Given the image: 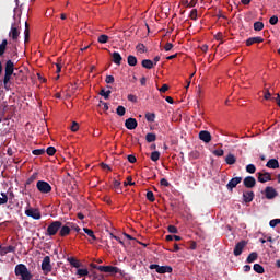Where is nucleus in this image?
I'll use <instances>...</instances> for the list:
<instances>
[{"label":"nucleus","instance_id":"338daca9","mask_svg":"<svg viewBox=\"0 0 280 280\" xmlns=\"http://www.w3.org/2000/svg\"><path fill=\"white\" fill-rule=\"evenodd\" d=\"M271 97H272V94L270 93V91L267 90L265 95H264V98L265 100H271Z\"/></svg>","mask_w":280,"mask_h":280},{"label":"nucleus","instance_id":"a18cd8bd","mask_svg":"<svg viewBox=\"0 0 280 280\" xmlns=\"http://www.w3.org/2000/svg\"><path fill=\"white\" fill-rule=\"evenodd\" d=\"M147 200H149V202H154V200H156V198H154V192H152V190H149L147 192Z\"/></svg>","mask_w":280,"mask_h":280},{"label":"nucleus","instance_id":"c756f323","mask_svg":"<svg viewBox=\"0 0 280 280\" xmlns=\"http://www.w3.org/2000/svg\"><path fill=\"white\" fill-rule=\"evenodd\" d=\"M84 233H86V235H89V237H91L94 242L97 240V236H95V232H93V230L89 229V228H84L83 229Z\"/></svg>","mask_w":280,"mask_h":280},{"label":"nucleus","instance_id":"7ed1b4c3","mask_svg":"<svg viewBox=\"0 0 280 280\" xmlns=\"http://www.w3.org/2000/svg\"><path fill=\"white\" fill-rule=\"evenodd\" d=\"M61 228H62V222L52 221L46 230V235H49V237H51V236L56 235V233H58Z\"/></svg>","mask_w":280,"mask_h":280},{"label":"nucleus","instance_id":"2f4dec72","mask_svg":"<svg viewBox=\"0 0 280 280\" xmlns=\"http://www.w3.org/2000/svg\"><path fill=\"white\" fill-rule=\"evenodd\" d=\"M254 271L257 272L258 275H264L266 270L264 269V266L259 264L254 265Z\"/></svg>","mask_w":280,"mask_h":280},{"label":"nucleus","instance_id":"9b49d317","mask_svg":"<svg viewBox=\"0 0 280 280\" xmlns=\"http://www.w3.org/2000/svg\"><path fill=\"white\" fill-rule=\"evenodd\" d=\"M242 183V177H234L226 184L228 191H233Z\"/></svg>","mask_w":280,"mask_h":280},{"label":"nucleus","instance_id":"9d476101","mask_svg":"<svg viewBox=\"0 0 280 280\" xmlns=\"http://www.w3.org/2000/svg\"><path fill=\"white\" fill-rule=\"evenodd\" d=\"M243 185L246 187V189H253L255 185H257V179L253 176H247L243 179Z\"/></svg>","mask_w":280,"mask_h":280},{"label":"nucleus","instance_id":"39448f33","mask_svg":"<svg viewBox=\"0 0 280 280\" xmlns=\"http://www.w3.org/2000/svg\"><path fill=\"white\" fill-rule=\"evenodd\" d=\"M36 188L40 194H50L51 191V185L45 180H38Z\"/></svg>","mask_w":280,"mask_h":280},{"label":"nucleus","instance_id":"72a5a7b5","mask_svg":"<svg viewBox=\"0 0 280 280\" xmlns=\"http://www.w3.org/2000/svg\"><path fill=\"white\" fill-rule=\"evenodd\" d=\"M108 35H100L97 38V43H100L101 45H106V43H108Z\"/></svg>","mask_w":280,"mask_h":280},{"label":"nucleus","instance_id":"e433bc0d","mask_svg":"<svg viewBox=\"0 0 280 280\" xmlns=\"http://www.w3.org/2000/svg\"><path fill=\"white\" fill-rule=\"evenodd\" d=\"M36 178H38V173H34L33 175H31L27 178L25 186L27 187V185H32V183H34V180H36Z\"/></svg>","mask_w":280,"mask_h":280},{"label":"nucleus","instance_id":"a19ab883","mask_svg":"<svg viewBox=\"0 0 280 280\" xmlns=\"http://www.w3.org/2000/svg\"><path fill=\"white\" fill-rule=\"evenodd\" d=\"M117 115H119V117H124V115H126V107L119 105L116 109Z\"/></svg>","mask_w":280,"mask_h":280},{"label":"nucleus","instance_id":"f3484780","mask_svg":"<svg viewBox=\"0 0 280 280\" xmlns=\"http://www.w3.org/2000/svg\"><path fill=\"white\" fill-rule=\"evenodd\" d=\"M2 197H0V205H8V200H12L14 198V192H9V196L8 194L5 192H1L0 194Z\"/></svg>","mask_w":280,"mask_h":280},{"label":"nucleus","instance_id":"5701e85b","mask_svg":"<svg viewBox=\"0 0 280 280\" xmlns=\"http://www.w3.org/2000/svg\"><path fill=\"white\" fill-rule=\"evenodd\" d=\"M255 43H264V38L258 36V37H249L246 40L247 47H250V45H255Z\"/></svg>","mask_w":280,"mask_h":280},{"label":"nucleus","instance_id":"423d86ee","mask_svg":"<svg viewBox=\"0 0 280 280\" xmlns=\"http://www.w3.org/2000/svg\"><path fill=\"white\" fill-rule=\"evenodd\" d=\"M94 268L100 270V272H106V273H109V275H117V272H119V268L118 267H113V266H97V265H95Z\"/></svg>","mask_w":280,"mask_h":280},{"label":"nucleus","instance_id":"aec40b11","mask_svg":"<svg viewBox=\"0 0 280 280\" xmlns=\"http://www.w3.org/2000/svg\"><path fill=\"white\" fill-rule=\"evenodd\" d=\"M243 200L244 202H253L255 200V192L254 191H245L243 192Z\"/></svg>","mask_w":280,"mask_h":280},{"label":"nucleus","instance_id":"864d4df0","mask_svg":"<svg viewBox=\"0 0 280 280\" xmlns=\"http://www.w3.org/2000/svg\"><path fill=\"white\" fill-rule=\"evenodd\" d=\"M277 224H280V219H273L269 222V226H271V229H275Z\"/></svg>","mask_w":280,"mask_h":280},{"label":"nucleus","instance_id":"4468645a","mask_svg":"<svg viewBox=\"0 0 280 280\" xmlns=\"http://www.w3.org/2000/svg\"><path fill=\"white\" fill-rule=\"evenodd\" d=\"M199 139L200 141H203V143H211V132H209L208 130H202L199 132Z\"/></svg>","mask_w":280,"mask_h":280},{"label":"nucleus","instance_id":"a878e982","mask_svg":"<svg viewBox=\"0 0 280 280\" xmlns=\"http://www.w3.org/2000/svg\"><path fill=\"white\" fill-rule=\"evenodd\" d=\"M137 57L135 55H129L127 57V65H129V67H137Z\"/></svg>","mask_w":280,"mask_h":280},{"label":"nucleus","instance_id":"bf43d9fd","mask_svg":"<svg viewBox=\"0 0 280 280\" xmlns=\"http://www.w3.org/2000/svg\"><path fill=\"white\" fill-rule=\"evenodd\" d=\"M160 93H166V91H170V85L163 84L162 88L159 89Z\"/></svg>","mask_w":280,"mask_h":280},{"label":"nucleus","instance_id":"774afa93","mask_svg":"<svg viewBox=\"0 0 280 280\" xmlns=\"http://www.w3.org/2000/svg\"><path fill=\"white\" fill-rule=\"evenodd\" d=\"M272 100H275V102H277L279 108H280V95L277 94V97H272Z\"/></svg>","mask_w":280,"mask_h":280},{"label":"nucleus","instance_id":"f03ea898","mask_svg":"<svg viewBox=\"0 0 280 280\" xmlns=\"http://www.w3.org/2000/svg\"><path fill=\"white\" fill-rule=\"evenodd\" d=\"M14 272L16 277H21V280H32V272L23 264L16 265Z\"/></svg>","mask_w":280,"mask_h":280},{"label":"nucleus","instance_id":"f8f14e48","mask_svg":"<svg viewBox=\"0 0 280 280\" xmlns=\"http://www.w3.org/2000/svg\"><path fill=\"white\" fill-rule=\"evenodd\" d=\"M9 36L12 38V40H19V36H21V31H19V26H16V24L11 25Z\"/></svg>","mask_w":280,"mask_h":280},{"label":"nucleus","instance_id":"de8ad7c7","mask_svg":"<svg viewBox=\"0 0 280 280\" xmlns=\"http://www.w3.org/2000/svg\"><path fill=\"white\" fill-rule=\"evenodd\" d=\"M46 153L48 154V156H54V154H56V148L54 147H48L46 149Z\"/></svg>","mask_w":280,"mask_h":280},{"label":"nucleus","instance_id":"8fccbe9b","mask_svg":"<svg viewBox=\"0 0 280 280\" xmlns=\"http://www.w3.org/2000/svg\"><path fill=\"white\" fill-rule=\"evenodd\" d=\"M269 23H270V25H277V23H279V18L277 15H272L269 19Z\"/></svg>","mask_w":280,"mask_h":280},{"label":"nucleus","instance_id":"0eeeda50","mask_svg":"<svg viewBox=\"0 0 280 280\" xmlns=\"http://www.w3.org/2000/svg\"><path fill=\"white\" fill-rule=\"evenodd\" d=\"M256 176L258 178V183H268V180H272V175L266 171L258 172Z\"/></svg>","mask_w":280,"mask_h":280},{"label":"nucleus","instance_id":"f257e3e1","mask_svg":"<svg viewBox=\"0 0 280 280\" xmlns=\"http://www.w3.org/2000/svg\"><path fill=\"white\" fill-rule=\"evenodd\" d=\"M12 75H16L14 73V62L12 60H8L4 67V78H3V85L5 91H10L12 86Z\"/></svg>","mask_w":280,"mask_h":280},{"label":"nucleus","instance_id":"13d9d810","mask_svg":"<svg viewBox=\"0 0 280 280\" xmlns=\"http://www.w3.org/2000/svg\"><path fill=\"white\" fill-rule=\"evenodd\" d=\"M113 185H114V189H116V191H117L119 189V187H121V182L114 179Z\"/></svg>","mask_w":280,"mask_h":280},{"label":"nucleus","instance_id":"49530a36","mask_svg":"<svg viewBox=\"0 0 280 280\" xmlns=\"http://www.w3.org/2000/svg\"><path fill=\"white\" fill-rule=\"evenodd\" d=\"M136 49L140 51V54H145V51H148V49H145V45L143 44H138Z\"/></svg>","mask_w":280,"mask_h":280},{"label":"nucleus","instance_id":"1a4fd4ad","mask_svg":"<svg viewBox=\"0 0 280 280\" xmlns=\"http://www.w3.org/2000/svg\"><path fill=\"white\" fill-rule=\"evenodd\" d=\"M265 196L267 200H273V198H277L279 196V192L272 186H267L265 188Z\"/></svg>","mask_w":280,"mask_h":280},{"label":"nucleus","instance_id":"ea45409f","mask_svg":"<svg viewBox=\"0 0 280 280\" xmlns=\"http://www.w3.org/2000/svg\"><path fill=\"white\" fill-rule=\"evenodd\" d=\"M254 30L255 32H261V30H264V22H255Z\"/></svg>","mask_w":280,"mask_h":280},{"label":"nucleus","instance_id":"4d7b16f0","mask_svg":"<svg viewBox=\"0 0 280 280\" xmlns=\"http://www.w3.org/2000/svg\"><path fill=\"white\" fill-rule=\"evenodd\" d=\"M106 84H113L115 82V77L107 75L105 79Z\"/></svg>","mask_w":280,"mask_h":280},{"label":"nucleus","instance_id":"6e6552de","mask_svg":"<svg viewBox=\"0 0 280 280\" xmlns=\"http://www.w3.org/2000/svg\"><path fill=\"white\" fill-rule=\"evenodd\" d=\"M42 270L46 275H49V272H51V258L49 256L44 257V259L42 261Z\"/></svg>","mask_w":280,"mask_h":280},{"label":"nucleus","instance_id":"09e8293b","mask_svg":"<svg viewBox=\"0 0 280 280\" xmlns=\"http://www.w3.org/2000/svg\"><path fill=\"white\" fill-rule=\"evenodd\" d=\"M70 130L72 132H78V130H80V125L78 122L73 121L71 127H70Z\"/></svg>","mask_w":280,"mask_h":280},{"label":"nucleus","instance_id":"4c0bfd02","mask_svg":"<svg viewBox=\"0 0 280 280\" xmlns=\"http://www.w3.org/2000/svg\"><path fill=\"white\" fill-rule=\"evenodd\" d=\"M246 172L248 174H255V172H257V166H255V164H248L246 166Z\"/></svg>","mask_w":280,"mask_h":280},{"label":"nucleus","instance_id":"3c124183","mask_svg":"<svg viewBox=\"0 0 280 280\" xmlns=\"http://www.w3.org/2000/svg\"><path fill=\"white\" fill-rule=\"evenodd\" d=\"M127 100H128L129 102H132L133 104H137V102H138L137 95H135V94H129V95L127 96Z\"/></svg>","mask_w":280,"mask_h":280},{"label":"nucleus","instance_id":"cd10ccee","mask_svg":"<svg viewBox=\"0 0 280 280\" xmlns=\"http://www.w3.org/2000/svg\"><path fill=\"white\" fill-rule=\"evenodd\" d=\"M257 257H259L257 252L250 253L246 259L247 264H253L254 261H257Z\"/></svg>","mask_w":280,"mask_h":280},{"label":"nucleus","instance_id":"6e6d98bb","mask_svg":"<svg viewBox=\"0 0 280 280\" xmlns=\"http://www.w3.org/2000/svg\"><path fill=\"white\" fill-rule=\"evenodd\" d=\"M110 237L112 240H116V242H119V244H121V246H125L124 241H121V238L113 233H110Z\"/></svg>","mask_w":280,"mask_h":280},{"label":"nucleus","instance_id":"6ab92c4d","mask_svg":"<svg viewBox=\"0 0 280 280\" xmlns=\"http://www.w3.org/2000/svg\"><path fill=\"white\" fill-rule=\"evenodd\" d=\"M112 60L114 65H117L119 67L121 65V60H124V57H121V54L114 51L112 54Z\"/></svg>","mask_w":280,"mask_h":280},{"label":"nucleus","instance_id":"2eb2a0df","mask_svg":"<svg viewBox=\"0 0 280 280\" xmlns=\"http://www.w3.org/2000/svg\"><path fill=\"white\" fill-rule=\"evenodd\" d=\"M138 126L139 124L137 122L136 118H128L125 121V127L127 128V130H135Z\"/></svg>","mask_w":280,"mask_h":280},{"label":"nucleus","instance_id":"f704fd0d","mask_svg":"<svg viewBox=\"0 0 280 280\" xmlns=\"http://www.w3.org/2000/svg\"><path fill=\"white\" fill-rule=\"evenodd\" d=\"M30 42V25L27 22L25 23V31H24V43Z\"/></svg>","mask_w":280,"mask_h":280},{"label":"nucleus","instance_id":"4be33fe9","mask_svg":"<svg viewBox=\"0 0 280 280\" xmlns=\"http://www.w3.org/2000/svg\"><path fill=\"white\" fill-rule=\"evenodd\" d=\"M266 167H269V170H279V161L277 159H270Z\"/></svg>","mask_w":280,"mask_h":280},{"label":"nucleus","instance_id":"c85d7f7f","mask_svg":"<svg viewBox=\"0 0 280 280\" xmlns=\"http://www.w3.org/2000/svg\"><path fill=\"white\" fill-rule=\"evenodd\" d=\"M145 141L148 143H154V141H156V133H152V132L147 133Z\"/></svg>","mask_w":280,"mask_h":280},{"label":"nucleus","instance_id":"69168bd1","mask_svg":"<svg viewBox=\"0 0 280 280\" xmlns=\"http://www.w3.org/2000/svg\"><path fill=\"white\" fill-rule=\"evenodd\" d=\"M124 185H125V186H126V185H130V186L135 185V183H132V177L128 176V177H127V182H125Z\"/></svg>","mask_w":280,"mask_h":280},{"label":"nucleus","instance_id":"473e14b6","mask_svg":"<svg viewBox=\"0 0 280 280\" xmlns=\"http://www.w3.org/2000/svg\"><path fill=\"white\" fill-rule=\"evenodd\" d=\"M110 93H113L110 90H104L102 89L98 93V95H101L102 97H104V100H108L110 97Z\"/></svg>","mask_w":280,"mask_h":280},{"label":"nucleus","instance_id":"603ef678","mask_svg":"<svg viewBox=\"0 0 280 280\" xmlns=\"http://www.w3.org/2000/svg\"><path fill=\"white\" fill-rule=\"evenodd\" d=\"M167 231H168V233L176 234V233H178V228H176L175 225H168Z\"/></svg>","mask_w":280,"mask_h":280},{"label":"nucleus","instance_id":"680f3d73","mask_svg":"<svg viewBox=\"0 0 280 280\" xmlns=\"http://www.w3.org/2000/svg\"><path fill=\"white\" fill-rule=\"evenodd\" d=\"M70 226V230L73 229L77 233H80L81 229L78 225H74L73 223H68Z\"/></svg>","mask_w":280,"mask_h":280},{"label":"nucleus","instance_id":"e2e57ef3","mask_svg":"<svg viewBox=\"0 0 280 280\" xmlns=\"http://www.w3.org/2000/svg\"><path fill=\"white\" fill-rule=\"evenodd\" d=\"M127 159H128L129 163H137V156H135L132 154L128 155Z\"/></svg>","mask_w":280,"mask_h":280},{"label":"nucleus","instance_id":"412c9836","mask_svg":"<svg viewBox=\"0 0 280 280\" xmlns=\"http://www.w3.org/2000/svg\"><path fill=\"white\" fill-rule=\"evenodd\" d=\"M16 250V247L10 245L7 247H3L0 245V255L3 257L4 255H8V253H14Z\"/></svg>","mask_w":280,"mask_h":280},{"label":"nucleus","instance_id":"c03bdc74","mask_svg":"<svg viewBox=\"0 0 280 280\" xmlns=\"http://www.w3.org/2000/svg\"><path fill=\"white\" fill-rule=\"evenodd\" d=\"M32 154L35 156H43V154H45V149H35L32 151Z\"/></svg>","mask_w":280,"mask_h":280},{"label":"nucleus","instance_id":"5fc2aeb1","mask_svg":"<svg viewBox=\"0 0 280 280\" xmlns=\"http://www.w3.org/2000/svg\"><path fill=\"white\" fill-rule=\"evenodd\" d=\"M214 156H224V150L222 149H217L213 151Z\"/></svg>","mask_w":280,"mask_h":280},{"label":"nucleus","instance_id":"37998d69","mask_svg":"<svg viewBox=\"0 0 280 280\" xmlns=\"http://www.w3.org/2000/svg\"><path fill=\"white\" fill-rule=\"evenodd\" d=\"M77 275H79L80 277H89V269H78Z\"/></svg>","mask_w":280,"mask_h":280},{"label":"nucleus","instance_id":"ddd939ff","mask_svg":"<svg viewBox=\"0 0 280 280\" xmlns=\"http://www.w3.org/2000/svg\"><path fill=\"white\" fill-rule=\"evenodd\" d=\"M246 241H241L238 242L235 247H234V256L235 257H240V255H242L244 248L246 247Z\"/></svg>","mask_w":280,"mask_h":280},{"label":"nucleus","instance_id":"79ce46f5","mask_svg":"<svg viewBox=\"0 0 280 280\" xmlns=\"http://www.w3.org/2000/svg\"><path fill=\"white\" fill-rule=\"evenodd\" d=\"M145 119L147 121L154 122V119H156V115L154 113H147Z\"/></svg>","mask_w":280,"mask_h":280},{"label":"nucleus","instance_id":"20e7f679","mask_svg":"<svg viewBox=\"0 0 280 280\" xmlns=\"http://www.w3.org/2000/svg\"><path fill=\"white\" fill-rule=\"evenodd\" d=\"M150 270H155L159 275H165L166 272H172L171 266H160L158 264H152L149 266Z\"/></svg>","mask_w":280,"mask_h":280},{"label":"nucleus","instance_id":"58836bf2","mask_svg":"<svg viewBox=\"0 0 280 280\" xmlns=\"http://www.w3.org/2000/svg\"><path fill=\"white\" fill-rule=\"evenodd\" d=\"M189 18L191 19V21H198V9H192L190 11Z\"/></svg>","mask_w":280,"mask_h":280},{"label":"nucleus","instance_id":"bb28decb","mask_svg":"<svg viewBox=\"0 0 280 280\" xmlns=\"http://www.w3.org/2000/svg\"><path fill=\"white\" fill-rule=\"evenodd\" d=\"M142 67L144 69H153L154 68V61H152L150 59H144V60H142Z\"/></svg>","mask_w":280,"mask_h":280},{"label":"nucleus","instance_id":"c9c22d12","mask_svg":"<svg viewBox=\"0 0 280 280\" xmlns=\"http://www.w3.org/2000/svg\"><path fill=\"white\" fill-rule=\"evenodd\" d=\"M160 159H161V152L153 151L151 153V161H153L154 163H156V161H159Z\"/></svg>","mask_w":280,"mask_h":280},{"label":"nucleus","instance_id":"7c9ffc66","mask_svg":"<svg viewBox=\"0 0 280 280\" xmlns=\"http://www.w3.org/2000/svg\"><path fill=\"white\" fill-rule=\"evenodd\" d=\"M5 49H8V39H3L0 44V56H3V54H5Z\"/></svg>","mask_w":280,"mask_h":280},{"label":"nucleus","instance_id":"393cba45","mask_svg":"<svg viewBox=\"0 0 280 280\" xmlns=\"http://www.w3.org/2000/svg\"><path fill=\"white\" fill-rule=\"evenodd\" d=\"M67 261H69L70 266H72L73 268H80V266H82L80 260L75 259L74 257H68Z\"/></svg>","mask_w":280,"mask_h":280},{"label":"nucleus","instance_id":"a211bd4d","mask_svg":"<svg viewBox=\"0 0 280 280\" xmlns=\"http://www.w3.org/2000/svg\"><path fill=\"white\" fill-rule=\"evenodd\" d=\"M71 233V225H62L61 223V228L59 229V235L60 237H67V235H69Z\"/></svg>","mask_w":280,"mask_h":280},{"label":"nucleus","instance_id":"dca6fc26","mask_svg":"<svg viewBox=\"0 0 280 280\" xmlns=\"http://www.w3.org/2000/svg\"><path fill=\"white\" fill-rule=\"evenodd\" d=\"M25 215H27L28 218H33V220H40L42 218L40 211L34 209L25 210Z\"/></svg>","mask_w":280,"mask_h":280},{"label":"nucleus","instance_id":"052dcab7","mask_svg":"<svg viewBox=\"0 0 280 280\" xmlns=\"http://www.w3.org/2000/svg\"><path fill=\"white\" fill-rule=\"evenodd\" d=\"M173 48H174V44L172 43H166L164 46L165 51H172Z\"/></svg>","mask_w":280,"mask_h":280},{"label":"nucleus","instance_id":"0e129e2a","mask_svg":"<svg viewBox=\"0 0 280 280\" xmlns=\"http://www.w3.org/2000/svg\"><path fill=\"white\" fill-rule=\"evenodd\" d=\"M160 185H162L163 187H170V182H167L165 178H162L160 180Z\"/></svg>","mask_w":280,"mask_h":280},{"label":"nucleus","instance_id":"b1692460","mask_svg":"<svg viewBox=\"0 0 280 280\" xmlns=\"http://www.w3.org/2000/svg\"><path fill=\"white\" fill-rule=\"evenodd\" d=\"M225 163L228 165H235V163H237V158H235V155L233 153H230L225 158Z\"/></svg>","mask_w":280,"mask_h":280}]
</instances>
